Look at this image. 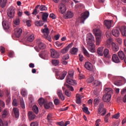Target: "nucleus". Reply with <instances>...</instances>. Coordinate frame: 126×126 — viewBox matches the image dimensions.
I'll use <instances>...</instances> for the list:
<instances>
[{"mask_svg": "<svg viewBox=\"0 0 126 126\" xmlns=\"http://www.w3.org/2000/svg\"><path fill=\"white\" fill-rule=\"evenodd\" d=\"M74 73L73 72H69L68 75L66 77V81L68 84L70 85H76L77 82L75 80H73Z\"/></svg>", "mask_w": 126, "mask_h": 126, "instance_id": "1", "label": "nucleus"}, {"mask_svg": "<svg viewBox=\"0 0 126 126\" xmlns=\"http://www.w3.org/2000/svg\"><path fill=\"white\" fill-rule=\"evenodd\" d=\"M68 2V0H62L61 3L59 4V11L62 14L64 13L66 10V7L65 5Z\"/></svg>", "mask_w": 126, "mask_h": 126, "instance_id": "2", "label": "nucleus"}, {"mask_svg": "<svg viewBox=\"0 0 126 126\" xmlns=\"http://www.w3.org/2000/svg\"><path fill=\"white\" fill-rule=\"evenodd\" d=\"M95 32V35L96 38V45H99L100 44L102 39V34L100 30H94Z\"/></svg>", "mask_w": 126, "mask_h": 126, "instance_id": "3", "label": "nucleus"}, {"mask_svg": "<svg viewBox=\"0 0 126 126\" xmlns=\"http://www.w3.org/2000/svg\"><path fill=\"white\" fill-rule=\"evenodd\" d=\"M41 32L43 33V37L45 39H46L49 41H51V37L49 34V31L48 28L46 29H42Z\"/></svg>", "mask_w": 126, "mask_h": 126, "instance_id": "4", "label": "nucleus"}, {"mask_svg": "<svg viewBox=\"0 0 126 126\" xmlns=\"http://www.w3.org/2000/svg\"><path fill=\"white\" fill-rule=\"evenodd\" d=\"M15 8L14 7H10L7 10V16L9 17L10 19L13 18L15 14Z\"/></svg>", "mask_w": 126, "mask_h": 126, "instance_id": "5", "label": "nucleus"}, {"mask_svg": "<svg viewBox=\"0 0 126 126\" xmlns=\"http://www.w3.org/2000/svg\"><path fill=\"white\" fill-rule=\"evenodd\" d=\"M87 44L91 47H93L94 45V38L92 34L89 33L88 34L87 37Z\"/></svg>", "mask_w": 126, "mask_h": 126, "instance_id": "6", "label": "nucleus"}, {"mask_svg": "<svg viewBox=\"0 0 126 126\" xmlns=\"http://www.w3.org/2000/svg\"><path fill=\"white\" fill-rule=\"evenodd\" d=\"M104 107V105L103 102L99 104L98 109L97 110V113L98 115H100L101 114V116H103L106 114V110Z\"/></svg>", "mask_w": 126, "mask_h": 126, "instance_id": "7", "label": "nucleus"}, {"mask_svg": "<svg viewBox=\"0 0 126 126\" xmlns=\"http://www.w3.org/2000/svg\"><path fill=\"white\" fill-rule=\"evenodd\" d=\"M53 71L56 72V78L59 80H63L67 74V72L64 71L60 75H59V72L58 70L56 69H54L53 70Z\"/></svg>", "mask_w": 126, "mask_h": 126, "instance_id": "8", "label": "nucleus"}, {"mask_svg": "<svg viewBox=\"0 0 126 126\" xmlns=\"http://www.w3.org/2000/svg\"><path fill=\"white\" fill-rule=\"evenodd\" d=\"M89 16V12L86 11L83 13H82L81 16L79 20H80L81 23H84V21Z\"/></svg>", "mask_w": 126, "mask_h": 126, "instance_id": "9", "label": "nucleus"}, {"mask_svg": "<svg viewBox=\"0 0 126 126\" xmlns=\"http://www.w3.org/2000/svg\"><path fill=\"white\" fill-rule=\"evenodd\" d=\"M111 98V94H106L103 95V97H102V100L104 102H109L110 101Z\"/></svg>", "mask_w": 126, "mask_h": 126, "instance_id": "10", "label": "nucleus"}, {"mask_svg": "<svg viewBox=\"0 0 126 126\" xmlns=\"http://www.w3.org/2000/svg\"><path fill=\"white\" fill-rule=\"evenodd\" d=\"M15 35L17 38H19L23 33V30L21 28H17L14 30Z\"/></svg>", "mask_w": 126, "mask_h": 126, "instance_id": "11", "label": "nucleus"}, {"mask_svg": "<svg viewBox=\"0 0 126 126\" xmlns=\"http://www.w3.org/2000/svg\"><path fill=\"white\" fill-rule=\"evenodd\" d=\"M51 56L52 58L57 59L60 57V55L58 52L55 51V49H52L50 50Z\"/></svg>", "mask_w": 126, "mask_h": 126, "instance_id": "12", "label": "nucleus"}, {"mask_svg": "<svg viewBox=\"0 0 126 126\" xmlns=\"http://www.w3.org/2000/svg\"><path fill=\"white\" fill-rule=\"evenodd\" d=\"M10 22H11V20L9 21L8 23L7 22H4V21L2 22V25L3 29L5 30H8L10 27Z\"/></svg>", "mask_w": 126, "mask_h": 126, "instance_id": "13", "label": "nucleus"}, {"mask_svg": "<svg viewBox=\"0 0 126 126\" xmlns=\"http://www.w3.org/2000/svg\"><path fill=\"white\" fill-rule=\"evenodd\" d=\"M112 33L115 37H118L120 35V31L118 29H113L112 30Z\"/></svg>", "mask_w": 126, "mask_h": 126, "instance_id": "14", "label": "nucleus"}, {"mask_svg": "<svg viewBox=\"0 0 126 126\" xmlns=\"http://www.w3.org/2000/svg\"><path fill=\"white\" fill-rule=\"evenodd\" d=\"M28 117L29 120L30 121H31L32 120H34L35 118H36V115L33 112L30 111L28 113Z\"/></svg>", "mask_w": 126, "mask_h": 126, "instance_id": "15", "label": "nucleus"}, {"mask_svg": "<svg viewBox=\"0 0 126 126\" xmlns=\"http://www.w3.org/2000/svg\"><path fill=\"white\" fill-rule=\"evenodd\" d=\"M112 49L114 52H118L119 50V47L118 44H116L115 43L112 42L111 43Z\"/></svg>", "mask_w": 126, "mask_h": 126, "instance_id": "16", "label": "nucleus"}, {"mask_svg": "<svg viewBox=\"0 0 126 126\" xmlns=\"http://www.w3.org/2000/svg\"><path fill=\"white\" fill-rule=\"evenodd\" d=\"M27 35L28 36L27 38L28 41L32 42L34 40V39H35L33 34H30L29 32H27Z\"/></svg>", "mask_w": 126, "mask_h": 126, "instance_id": "17", "label": "nucleus"}, {"mask_svg": "<svg viewBox=\"0 0 126 126\" xmlns=\"http://www.w3.org/2000/svg\"><path fill=\"white\" fill-rule=\"evenodd\" d=\"M85 67L89 70L92 71L93 69V64L90 62H87L85 63Z\"/></svg>", "mask_w": 126, "mask_h": 126, "instance_id": "18", "label": "nucleus"}, {"mask_svg": "<svg viewBox=\"0 0 126 126\" xmlns=\"http://www.w3.org/2000/svg\"><path fill=\"white\" fill-rule=\"evenodd\" d=\"M57 94L60 99H61L62 101L64 100L65 97H64L63 94L62 93V91L61 90H58Z\"/></svg>", "mask_w": 126, "mask_h": 126, "instance_id": "19", "label": "nucleus"}, {"mask_svg": "<svg viewBox=\"0 0 126 126\" xmlns=\"http://www.w3.org/2000/svg\"><path fill=\"white\" fill-rule=\"evenodd\" d=\"M112 21H108V20H105L104 22H103V24L104 26L107 28V29H109L111 26Z\"/></svg>", "mask_w": 126, "mask_h": 126, "instance_id": "20", "label": "nucleus"}, {"mask_svg": "<svg viewBox=\"0 0 126 126\" xmlns=\"http://www.w3.org/2000/svg\"><path fill=\"white\" fill-rule=\"evenodd\" d=\"M112 60L115 63H119L120 62V60L118 58V56L116 54H113L112 55Z\"/></svg>", "mask_w": 126, "mask_h": 126, "instance_id": "21", "label": "nucleus"}, {"mask_svg": "<svg viewBox=\"0 0 126 126\" xmlns=\"http://www.w3.org/2000/svg\"><path fill=\"white\" fill-rule=\"evenodd\" d=\"M120 32L123 36H126V26H123L120 29Z\"/></svg>", "mask_w": 126, "mask_h": 126, "instance_id": "22", "label": "nucleus"}, {"mask_svg": "<svg viewBox=\"0 0 126 126\" xmlns=\"http://www.w3.org/2000/svg\"><path fill=\"white\" fill-rule=\"evenodd\" d=\"M103 53L104 54V57L106 58L110 59L111 58V55L109 53V50L108 49H104V51H103Z\"/></svg>", "mask_w": 126, "mask_h": 126, "instance_id": "23", "label": "nucleus"}, {"mask_svg": "<svg viewBox=\"0 0 126 126\" xmlns=\"http://www.w3.org/2000/svg\"><path fill=\"white\" fill-rule=\"evenodd\" d=\"M13 111L14 114L16 118H17L19 117V111L17 108H13Z\"/></svg>", "mask_w": 126, "mask_h": 126, "instance_id": "24", "label": "nucleus"}, {"mask_svg": "<svg viewBox=\"0 0 126 126\" xmlns=\"http://www.w3.org/2000/svg\"><path fill=\"white\" fill-rule=\"evenodd\" d=\"M49 16L48 13L44 12L42 16V19L43 22L47 21V18Z\"/></svg>", "mask_w": 126, "mask_h": 126, "instance_id": "25", "label": "nucleus"}, {"mask_svg": "<svg viewBox=\"0 0 126 126\" xmlns=\"http://www.w3.org/2000/svg\"><path fill=\"white\" fill-rule=\"evenodd\" d=\"M118 55L119 58L122 60H124L126 57V55L124 54V53L123 51H119L118 53Z\"/></svg>", "mask_w": 126, "mask_h": 126, "instance_id": "26", "label": "nucleus"}, {"mask_svg": "<svg viewBox=\"0 0 126 126\" xmlns=\"http://www.w3.org/2000/svg\"><path fill=\"white\" fill-rule=\"evenodd\" d=\"M44 106L46 109H49L53 107V105L52 102L44 103Z\"/></svg>", "mask_w": 126, "mask_h": 126, "instance_id": "27", "label": "nucleus"}, {"mask_svg": "<svg viewBox=\"0 0 126 126\" xmlns=\"http://www.w3.org/2000/svg\"><path fill=\"white\" fill-rule=\"evenodd\" d=\"M7 0H0V7L4 8L6 6Z\"/></svg>", "mask_w": 126, "mask_h": 126, "instance_id": "28", "label": "nucleus"}, {"mask_svg": "<svg viewBox=\"0 0 126 126\" xmlns=\"http://www.w3.org/2000/svg\"><path fill=\"white\" fill-rule=\"evenodd\" d=\"M104 91L106 94H110V95L113 93V90L110 88H105V89H104Z\"/></svg>", "mask_w": 126, "mask_h": 126, "instance_id": "29", "label": "nucleus"}, {"mask_svg": "<svg viewBox=\"0 0 126 126\" xmlns=\"http://www.w3.org/2000/svg\"><path fill=\"white\" fill-rule=\"evenodd\" d=\"M73 14L72 12L68 11L66 14L65 15V19H69L73 17Z\"/></svg>", "mask_w": 126, "mask_h": 126, "instance_id": "30", "label": "nucleus"}, {"mask_svg": "<svg viewBox=\"0 0 126 126\" xmlns=\"http://www.w3.org/2000/svg\"><path fill=\"white\" fill-rule=\"evenodd\" d=\"M103 49L104 47H100L97 48V54L100 56H102L103 55Z\"/></svg>", "mask_w": 126, "mask_h": 126, "instance_id": "31", "label": "nucleus"}, {"mask_svg": "<svg viewBox=\"0 0 126 126\" xmlns=\"http://www.w3.org/2000/svg\"><path fill=\"white\" fill-rule=\"evenodd\" d=\"M37 43H38V47L39 49H44L46 48V46L44 43L40 42L39 40L37 41Z\"/></svg>", "mask_w": 126, "mask_h": 126, "instance_id": "32", "label": "nucleus"}, {"mask_svg": "<svg viewBox=\"0 0 126 126\" xmlns=\"http://www.w3.org/2000/svg\"><path fill=\"white\" fill-rule=\"evenodd\" d=\"M35 25L37 26H42L44 25V21H35Z\"/></svg>", "mask_w": 126, "mask_h": 126, "instance_id": "33", "label": "nucleus"}, {"mask_svg": "<svg viewBox=\"0 0 126 126\" xmlns=\"http://www.w3.org/2000/svg\"><path fill=\"white\" fill-rule=\"evenodd\" d=\"M78 51V48L73 47L70 50V52L72 55H76Z\"/></svg>", "mask_w": 126, "mask_h": 126, "instance_id": "34", "label": "nucleus"}, {"mask_svg": "<svg viewBox=\"0 0 126 126\" xmlns=\"http://www.w3.org/2000/svg\"><path fill=\"white\" fill-rule=\"evenodd\" d=\"M38 104L40 107H42L45 104V100L43 98H40L38 100Z\"/></svg>", "mask_w": 126, "mask_h": 126, "instance_id": "35", "label": "nucleus"}, {"mask_svg": "<svg viewBox=\"0 0 126 126\" xmlns=\"http://www.w3.org/2000/svg\"><path fill=\"white\" fill-rule=\"evenodd\" d=\"M81 99L79 94H76V103L78 104H81Z\"/></svg>", "mask_w": 126, "mask_h": 126, "instance_id": "36", "label": "nucleus"}, {"mask_svg": "<svg viewBox=\"0 0 126 126\" xmlns=\"http://www.w3.org/2000/svg\"><path fill=\"white\" fill-rule=\"evenodd\" d=\"M32 111L36 114H38L39 113V108L37 106L34 105L32 107Z\"/></svg>", "mask_w": 126, "mask_h": 126, "instance_id": "37", "label": "nucleus"}, {"mask_svg": "<svg viewBox=\"0 0 126 126\" xmlns=\"http://www.w3.org/2000/svg\"><path fill=\"white\" fill-rule=\"evenodd\" d=\"M20 22H21V21H20L19 18H18V17L15 18V19H14V20L13 21L14 24L16 25H19L20 23Z\"/></svg>", "mask_w": 126, "mask_h": 126, "instance_id": "38", "label": "nucleus"}, {"mask_svg": "<svg viewBox=\"0 0 126 126\" xmlns=\"http://www.w3.org/2000/svg\"><path fill=\"white\" fill-rule=\"evenodd\" d=\"M114 84L116 86H121L123 85L122 81L120 80H117L114 82Z\"/></svg>", "mask_w": 126, "mask_h": 126, "instance_id": "39", "label": "nucleus"}, {"mask_svg": "<svg viewBox=\"0 0 126 126\" xmlns=\"http://www.w3.org/2000/svg\"><path fill=\"white\" fill-rule=\"evenodd\" d=\"M40 7V5H37L35 7V9L33 10V12H32V15H36L37 13V10H38V8Z\"/></svg>", "mask_w": 126, "mask_h": 126, "instance_id": "40", "label": "nucleus"}, {"mask_svg": "<svg viewBox=\"0 0 126 126\" xmlns=\"http://www.w3.org/2000/svg\"><path fill=\"white\" fill-rule=\"evenodd\" d=\"M93 85H94V86H100V84H101V82L97 81V80H95L93 83H92Z\"/></svg>", "mask_w": 126, "mask_h": 126, "instance_id": "41", "label": "nucleus"}, {"mask_svg": "<svg viewBox=\"0 0 126 126\" xmlns=\"http://www.w3.org/2000/svg\"><path fill=\"white\" fill-rule=\"evenodd\" d=\"M20 103L22 109L25 108V104L23 99H20Z\"/></svg>", "mask_w": 126, "mask_h": 126, "instance_id": "42", "label": "nucleus"}, {"mask_svg": "<svg viewBox=\"0 0 126 126\" xmlns=\"http://www.w3.org/2000/svg\"><path fill=\"white\" fill-rule=\"evenodd\" d=\"M83 52L86 57H89L90 56L89 53L84 47L83 48Z\"/></svg>", "mask_w": 126, "mask_h": 126, "instance_id": "43", "label": "nucleus"}, {"mask_svg": "<svg viewBox=\"0 0 126 126\" xmlns=\"http://www.w3.org/2000/svg\"><path fill=\"white\" fill-rule=\"evenodd\" d=\"M21 94L23 97H26L27 96V92L25 89H22L21 92Z\"/></svg>", "mask_w": 126, "mask_h": 126, "instance_id": "44", "label": "nucleus"}, {"mask_svg": "<svg viewBox=\"0 0 126 126\" xmlns=\"http://www.w3.org/2000/svg\"><path fill=\"white\" fill-rule=\"evenodd\" d=\"M82 110H83V112L84 113H86L87 114H88V115L90 114V112H89L88 107H84L82 108Z\"/></svg>", "mask_w": 126, "mask_h": 126, "instance_id": "45", "label": "nucleus"}, {"mask_svg": "<svg viewBox=\"0 0 126 126\" xmlns=\"http://www.w3.org/2000/svg\"><path fill=\"white\" fill-rule=\"evenodd\" d=\"M39 9L41 10V11H46L47 10V7H46L45 5H42L40 6L39 7Z\"/></svg>", "mask_w": 126, "mask_h": 126, "instance_id": "46", "label": "nucleus"}, {"mask_svg": "<svg viewBox=\"0 0 126 126\" xmlns=\"http://www.w3.org/2000/svg\"><path fill=\"white\" fill-rule=\"evenodd\" d=\"M8 115V112L6 110H4L2 113V116L3 118H5Z\"/></svg>", "mask_w": 126, "mask_h": 126, "instance_id": "47", "label": "nucleus"}, {"mask_svg": "<svg viewBox=\"0 0 126 126\" xmlns=\"http://www.w3.org/2000/svg\"><path fill=\"white\" fill-rule=\"evenodd\" d=\"M110 116V113H109L107 115L105 116V117H104V121H105L106 123H108V120H109V118Z\"/></svg>", "mask_w": 126, "mask_h": 126, "instance_id": "48", "label": "nucleus"}, {"mask_svg": "<svg viewBox=\"0 0 126 126\" xmlns=\"http://www.w3.org/2000/svg\"><path fill=\"white\" fill-rule=\"evenodd\" d=\"M94 78L93 76L90 77L87 80L88 83H91L94 81Z\"/></svg>", "mask_w": 126, "mask_h": 126, "instance_id": "49", "label": "nucleus"}, {"mask_svg": "<svg viewBox=\"0 0 126 126\" xmlns=\"http://www.w3.org/2000/svg\"><path fill=\"white\" fill-rule=\"evenodd\" d=\"M52 63L53 65H55L56 66L59 64V61L58 60H52Z\"/></svg>", "mask_w": 126, "mask_h": 126, "instance_id": "50", "label": "nucleus"}, {"mask_svg": "<svg viewBox=\"0 0 126 126\" xmlns=\"http://www.w3.org/2000/svg\"><path fill=\"white\" fill-rule=\"evenodd\" d=\"M112 41H113L112 38H109L108 39H107V40H106V43H107V45H108V46H110V45L112 44Z\"/></svg>", "mask_w": 126, "mask_h": 126, "instance_id": "51", "label": "nucleus"}, {"mask_svg": "<svg viewBox=\"0 0 126 126\" xmlns=\"http://www.w3.org/2000/svg\"><path fill=\"white\" fill-rule=\"evenodd\" d=\"M65 94L66 96H67L68 97H70L71 96V93L68 90H66L65 92Z\"/></svg>", "mask_w": 126, "mask_h": 126, "instance_id": "52", "label": "nucleus"}, {"mask_svg": "<svg viewBox=\"0 0 126 126\" xmlns=\"http://www.w3.org/2000/svg\"><path fill=\"white\" fill-rule=\"evenodd\" d=\"M65 86H66V87L69 89L70 90V91H74V89L73 88V87L71 86L70 85H68V84H65Z\"/></svg>", "mask_w": 126, "mask_h": 126, "instance_id": "53", "label": "nucleus"}, {"mask_svg": "<svg viewBox=\"0 0 126 126\" xmlns=\"http://www.w3.org/2000/svg\"><path fill=\"white\" fill-rule=\"evenodd\" d=\"M12 105L14 106H17L18 103L16 99H14L12 101Z\"/></svg>", "mask_w": 126, "mask_h": 126, "instance_id": "54", "label": "nucleus"}, {"mask_svg": "<svg viewBox=\"0 0 126 126\" xmlns=\"http://www.w3.org/2000/svg\"><path fill=\"white\" fill-rule=\"evenodd\" d=\"M120 117V113H118L112 116L113 119H118Z\"/></svg>", "mask_w": 126, "mask_h": 126, "instance_id": "55", "label": "nucleus"}, {"mask_svg": "<svg viewBox=\"0 0 126 126\" xmlns=\"http://www.w3.org/2000/svg\"><path fill=\"white\" fill-rule=\"evenodd\" d=\"M5 106V104L4 102L1 100H0V106H1L2 108H4Z\"/></svg>", "mask_w": 126, "mask_h": 126, "instance_id": "56", "label": "nucleus"}, {"mask_svg": "<svg viewBox=\"0 0 126 126\" xmlns=\"http://www.w3.org/2000/svg\"><path fill=\"white\" fill-rule=\"evenodd\" d=\"M0 52H1V53L4 54L5 52V48L2 46L0 47Z\"/></svg>", "mask_w": 126, "mask_h": 126, "instance_id": "57", "label": "nucleus"}, {"mask_svg": "<svg viewBox=\"0 0 126 126\" xmlns=\"http://www.w3.org/2000/svg\"><path fill=\"white\" fill-rule=\"evenodd\" d=\"M111 34L110 33V32H106V37L108 39H110V38H111Z\"/></svg>", "mask_w": 126, "mask_h": 126, "instance_id": "58", "label": "nucleus"}, {"mask_svg": "<svg viewBox=\"0 0 126 126\" xmlns=\"http://www.w3.org/2000/svg\"><path fill=\"white\" fill-rule=\"evenodd\" d=\"M49 17L53 19H55L56 18V16L54 13H51L49 15Z\"/></svg>", "mask_w": 126, "mask_h": 126, "instance_id": "59", "label": "nucleus"}, {"mask_svg": "<svg viewBox=\"0 0 126 126\" xmlns=\"http://www.w3.org/2000/svg\"><path fill=\"white\" fill-rule=\"evenodd\" d=\"M54 104L56 105H58L60 104V101L58 98H56L54 99Z\"/></svg>", "mask_w": 126, "mask_h": 126, "instance_id": "60", "label": "nucleus"}, {"mask_svg": "<svg viewBox=\"0 0 126 126\" xmlns=\"http://www.w3.org/2000/svg\"><path fill=\"white\" fill-rule=\"evenodd\" d=\"M68 51V49L66 47H65L62 50L61 52L63 54H65L66 53L67 51Z\"/></svg>", "mask_w": 126, "mask_h": 126, "instance_id": "61", "label": "nucleus"}, {"mask_svg": "<svg viewBox=\"0 0 126 126\" xmlns=\"http://www.w3.org/2000/svg\"><path fill=\"white\" fill-rule=\"evenodd\" d=\"M52 114H49L48 115L47 118L48 121L49 122H51V119L52 118Z\"/></svg>", "mask_w": 126, "mask_h": 126, "instance_id": "62", "label": "nucleus"}, {"mask_svg": "<svg viewBox=\"0 0 126 126\" xmlns=\"http://www.w3.org/2000/svg\"><path fill=\"white\" fill-rule=\"evenodd\" d=\"M38 125L39 124L37 122H32L31 124V126H38Z\"/></svg>", "mask_w": 126, "mask_h": 126, "instance_id": "63", "label": "nucleus"}, {"mask_svg": "<svg viewBox=\"0 0 126 126\" xmlns=\"http://www.w3.org/2000/svg\"><path fill=\"white\" fill-rule=\"evenodd\" d=\"M69 58V55L67 54L63 57L62 59L63 60H68Z\"/></svg>", "mask_w": 126, "mask_h": 126, "instance_id": "64", "label": "nucleus"}]
</instances>
